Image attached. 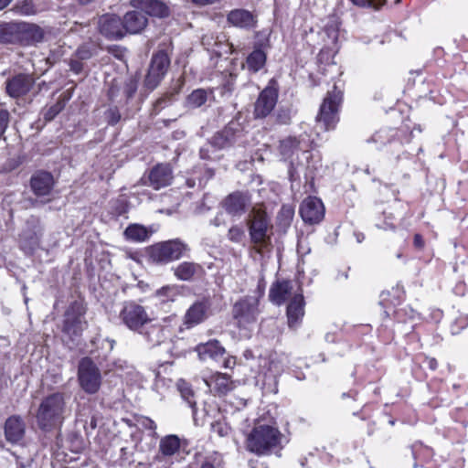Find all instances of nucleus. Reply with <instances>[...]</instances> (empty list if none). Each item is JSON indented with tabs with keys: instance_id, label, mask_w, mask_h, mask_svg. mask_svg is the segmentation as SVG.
<instances>
[{
	"instance_id": "obj_1",
	"label": "nucleus",
	"mask_w": 468,
	"mask_h": 468,
	"mask_svg": "<svg viewBox=\"0 0 468 468\" xmlns=\"http://www.w3.org/2000/svg\"><path fill=\"white\" fill-rule=\"evenodd\" d=\"M67 412L65 395L54 392L42 399L36 414L39 429L50 431L60 425Z\"/></svg>"
},
{
	"instance_id": "obj_2",
	"label": "nucleus",
	"mask_w": 468,
	"mask_h": 468,
	"mask_svg": "<svg viewBox=\"0 0 468 468\" xmlns=\"http://www.w3.org/2000/svg\"><path fill=\"white\" fill-rule=\"evenodd\" d=\"M281 441V432L269 425L255 427L248 435L246 441L247 449L257 454H266L271 450L278 447Z\"/></svg>"
},
{
	"instance_id": "obj_3",
	"label": "nucleus",
	"mask_w": 468,
	"mask_h": 468,
	"mask_svg": "<svg viewBox=\"0 0 468 468\" xmlns=\"http://www.w3.org/2000/svg\"><path fill=\"white\" fill-rule=\"evenodd\" d=\"M258 290L260 295H247L238 300L232 307V317L239 328H246L249 324H254L261 314L260 297L264 293V284L259 282Z\"/></svg>"
},
{
	"instance_id": "obj_4",
	"label": "nucleus",
	"mask_w": 468,
	"mask_h": 468,
	"mask_svg": "<svg viewBox=\"0 0 468 468\" xmlns=\"http://www.w3.org/2000/svg\"><path fill=\"white\" fill-rule=\"evenodd\" d=\"M187 251L188 245L179 239H175L152 245L148 249V255L153 262L166 264L180 259Z\"/></svg>"
},
{
	"instance_id": "obj_5",
	"label": "nucleus",
	"mask_w": 468,
	"mask_h": 468,
	"mask_svg": "<svg viewBox=\"0 0 468 468\" xmlns=\"http://www.w3.org/2000/svg\"><path fill=\"white\" fill-rule=\"evenodd\" d=\"M341 101L342 91L337 89L336 85H334L333 90H329L324 99L316 117L317 124L323 125L324 131L335 129L338 122V109Z\"/></svg>"
},
{
	"instance_id": "obj_6",
	"label": "nucleus",
	"mask_w": 468,
	"mask_h": 468,
	"mask_svg": "<svg viewBox=\"0 0 468 468\" xmlns=\"http://www.w3.org/2000/svg\"><path fill=\"white\" fill-rule=\"evenodd\" d=\"M271 230V224L266 212L253 210L251 218L249 220V233L251 242L255 245L259 252L270 244Z\"/></svg>"
},
{
	"instance_id": "obj_7",
	"label": "nucleus",
	"mask_w": 468,
	"mask_h": 468,
	"mask_svg": "<svg viewBox=\"0 0 468 468\" xmlns=\"http://www.w3.org/2000/svg\"><path fill=\"white\" fill-rule=\"evenodd\" d=\"M86 309L80 302H73L69 304L64 314L62 333L71 341L80 337L87 326L85 320Z\"/></svg>"
},
{
	"instance_id": "obj_8",
	"label": "nucleus",
	"mask_w": 468,
	"mask_h": 468,
	"mask_svg": "<svg viewBox=\"0 0 468 468\" xmlns=\"http://www.w3.org/2000/svg\"><path fill=\"white\" fill-rule=\"evenodd\" d=\"M78 381L87 394H96L101 386V373L98 366L90 357H83L78 366Z\"/></svg>"
},
{
	"instance_id": "obj_9",
	"label": "nucleus",
	"mask_w": 468,
	"mask_h": 468,
	"mask_svg": "<svg viewBox=\"0 0 468 468\" xmlns=\"http://www.w3.org/2000/svg\"><path fill=\"white\" fill-rule=\"evenodd\" d=\"M120 319L132 331L142 332L152 322L145 308L134 302H127L120 312Z\"/></svg>"
},
{
	"instance_id": "obj_10",
	"label": "nucleus",
	"mask_w": 468,
	"mask_h": 468,
	"mask_svg": "<svg viewBox=\"0 0 468 468\" xmlns=\"http://www.w3.org/2000/svg\"><path fill=\"white\" fill-rule=\"evenodd\" d=\"M169 66L170 58L165 51L161 50L155 53L151 59L149 69L144 81V88L149 91L156 89L165 76Z\"/></svg>"
},
{
	"instance_id": "obj_11",
	"label": "nucleus",
	"mask_w": 468,
	"mask_h": 468,
	"mask_svg": "<svg viewBox=\"0 0 468 468\" xmlns=\"http://www.w3.org/2000/svg\"><path fill=\"white\" fill-rule=\"evenodd\" d=\"M176 322V315H170L163 320V323L152 324L148 323L144 328L142 329L141 334L144 340L151 346H156L164 343L172 335V324Z\"/></svg>"
},
{
	"instance_id": "obj_12",
	"label": "nucleus",
	"mask_w": 468,
	"mask_h": 468,
	"mask_svg": "<svg viewBox=\"0 0 468 468\" xmlns=\"http://www.w3.org/2000/svg\"><path fill=\"white\" fill-rule=\"evenodd\" d=\"M251 205V197L249 192L235 191L228 195L222 201L225 211L233 217H240Z\"/></svg>"
},
{
	"instance_id": "obj_13",
	"label": "nucleus",
	"mask_w": 468,
	"mask_h": 468,
	"mask_svg": "<svg viewBox=\"0 0 468 468\" xmlns=\"http://www.w3.org/2000/svg\"><path fill=\"white\" fill-rule=\"evenodd\" d=\"M181 447L180 439L177 435L170 434L161 438L158 446V453L154 461L155 463H162L157 468H170L171 463L166 464L168 460L179 452Z\"/></svg>"
},
{
	"instance_id": "obj_14",
	"label": "nucleus",
	"mask_w": 468,
	"mask_h": 468,
	"mask_svg": "<svg viewBox=\"0 0 468 468\" xmlns=\"http://www.w3.org/2000/svg\"><path fill=\"white\" fill-rule=\"evenodd\" d=\"M100 33L109 39H121L124 37L122 18L114 14H104L99 17Z\"/></svg>"
},
{
	"instance_id": "obj_15",
	"label": "nucleus",
	"mask_w": 468,
	"mask_h": 468,
	"mask_svg": "<svg viewBox=\"0 0 468 468\" xmlns=\"http://www.w3.org/2000/svg\"><path fill=\"white\" fill-rule=\"evenodd\" d=\"M144 185L159 190L169 186L173 180V171L168 164L154 165L143 178Z\"/></svg>"
},
{
	"instance_id": "obj_16",
	"label": "nucleus",
	"mask_w": 468,
	"mask_h": 468,
	"mask_svg": "<svg viewBox=\"0 0 468 468\" xmlns=\"http://www.w3.org/2000/svg\"><path fill=\"white\" fill-rule=\"evenodd\" d=\"M299 212L305 223L318 224L324 217V207L321 199L308 197L302 202Z\"/></svg>"
},
{
	"instance_id": "obj_17",
	"label": "nucleus",
	"mask_w": 468,
	"mask_h": 468,
	"mask_svg": "<svg viewBox=\"0 0 468 468\" xmlns=\"http://www.w3.org/2000/svg\"><path fill=\"white\" fill-rule=\"evenodd\" d=\"M272 81L260 93L254 106V115L256 118H265L274 109L278 90L272 86Z\"/></svg>"
},
{
	"instance_id": "obj_18",
	"label": "nucleus",
	"mask_w": 468,
	"mask_h": 468,
	"mask_svg": "<svg viewBox=\"0 0 468 468\" xmlns=\"http://www.w3.org/2000/svg\"><path fill=\"white\" fill-rule=\"evenodd\" d=\"M210 303L207 300L195 302L186 312L183 324L186 329H190L201 323L207 317Z\"/></svg>"
},
{
	"instance_id": "obj_19",
	"label": "nucleus",
	"mask_w": 468,
	"mask_h": 468,
	"mask_svg": "<svg viewBox=\"0 0 468 468\" xmlns=\"http://www.w3.org/2000/svg\"><path fill=\"white\" fill-rule=\"evenodd\" d=\"M34 79L28 74H17L5 82L7 94L12 98L26 95L33 87Z\"/></svg>"
},
{
	"instance_id": "obj_20",
	"label": "nucleus",
	"mask_w": 468,
	"mask_h": 468,
	"mask_svg": "<svg viewBox=\"0 0 468 468\" xmlns=\"http://www.w3.org/2000/svg\"><path fill=\"white\" fill-rule=\"evenodd\" d=\"M242 130L237 122H229L222 131L215 134L211 144L217 148H225L234 144L241 135Z\"/></svg>"
},
{
	"instance_id": "obj_21",
	"label": "nucleus",
	"mask_w": 468,
	"mask_h": 468,
	"mask_svg": "<svg viewBox=\"0 0 468 468\" xmlns=\"http://www.w3.org/2000/svg\"><path fill=\"white\" fill-rule=\"evenodd\" d=\"M130 4L151 16L165 17L169 15V7L160 0H131Z\"/></svg>"
},
{
	"instance_id": "obj_22",
	"label": "nucleus",
	"mask_w": 468,
	"mask_h": 468,
	"mask_svg": "<svg viewBox=\"0 0 468 468\" xmlns=\"http://www.w3.org/2000/svg\"><path fill=\"white\" fill-rule=\"evenodd\" d=\"M124 36L126 34H139L147 26L146 16L138 10L129 11L122 17Z\"/></svg>"
},
{
	"instance_id": "obj_23",
	"label": "nucleus",
	"mask_w": 468,
	"mask_h": 468,
	"mask_svg": "<svg viewBox=\"0 0 468 468\" xmlns=\"http://www.w3.org/2000/svg\"><path fill=\"white\" fill-rule=\"evenodd\" d=\"M304 299L302 293H295L287 306V319L290 328H297L304 315Z\"/></svg>"
},
{
	"instance_id": "obj_24",
	"label": "nucleus",
	"mask_w": 468,
	"mask_h": 468,
	"mask_svg": "<svg viewBox=\"0 0 468 468\" xmlns=\"http://www.w3.org/2000/svg\"><path fill=\"white\" fill-rule=\"evenodd\" d=\"M30 185L36 196L46 197L54 186V178L48 172H38L31 177Z\"/></svg>"
},
{
	"instance_id": "obj_25",
	"label": "nucleus",
	"mask_w": 468,
	"mask_h": 468,
	"mask_svg": "<svg viewBox=\"0 0 468 468\" xmlns=\"http://www.w3.org/2000/svg\"><path fill=\"white\" fill-rule=\"evenodd\" d=\"M227 21L233 27L250 29L256 26L253 14L246 9H233L227 15Z\"/></svg>"
},
{
	"instance_id": "obj_26",
	"label": "nucleus",
	"mask_w": 468,
	"mask_h": 468,
	"mask_svg": "<svg viewBox=\"0 0 468 468\" xmlns=\"http://www.w3.org/2000/svg\"><path fill=\"white\" fill-rule=\"evenodd\" d=\"M292 283L291 281L278 280L271 286L269 299L272 303L280 306L292 295Z\"/></svg>"
},
{
	"instance_id": "obj_27",
	"label": "nucleus",
	"mask_w": 468,
	"mask_h": 468,
	"mask_svg": "<svg viewBox=\"0 0 468 468\" xmlns=\"http://www.w3.org/2000/svg\"><path fill=\"white\" fill-rule=\"evenodd\" d=\"M196 351L199 358L203 361L207 359L218 360L225 354V348L216 339L197 345Z\"/></svg>"
},
{
	"instance_id": "obj_28",
	"label": "nucleus",
	"mask_w": 468,
	"mask_h": 468,
	"mask_svg": "<svg viewBox=\"0 0 468 468\" xmlns=\"http://www.w3.org/2000/svg\"><path fill=\"white\" fill-rule=\"evenodd\" d=\"M25 434V423L19 416L9 417L5 423V435L9 442L21 441Z\"/></svg>"
},
{
	"instance_id": "obj_29",
	"label": "nucleus",
	"mask_w": 468,
	"mask_h": 468,
	"mask_svg": "<svg viewBox=\"0 0 468 468\" xmlns=\"http://www.w3.org/2000/svg\"><path fill=\"white\" fill-rule=\"evenodd\" d=\"M207 387H213L218 395H226L234 388V384L227 374L217 372L205 380Z\"/></svg>"
},
{
	"instance_id": "obj_30",
	"label": "nucleus",
	"mask_w": 468,
	"mask_h": 468,
	"mask_svg": "<svg viewBox=\"0 0 468 468\" xmlns=\"http://www.w3.org/2000/svg\"><path fill=\"white\" fill-rule=\"evenodd\" d=\"M202 272L203 267L191 261H183L174 269V275L180 281H191Z\"/></svg>"
},
{
	"instance_id": "obj_31",
	"label": "nucleus",
	"mask_w": 468,
	"mask_h": 468,
	"mask_svg": "<svg viewBox=\"0 0 468 468\" xmlns=\"http://www.w3.org/2000/svg\"><path fill=\"white\" fill-rule=\"evenodd\" d=\"M16 25V33L23 34L28 43L33 44L42 41L44 32L39 26L26 22H18Z\"/></svg>"
},
{
	"instance_id": "obj_32",
	"label": "nucleus",
	"mask_w": 468,
	"mask_h": 468,
	"mask_svg": "<svg viewBox=\"0 0 468 468\" xmlns=\"http://www.w3.org/2000/svg\"><path fill=\"white\" fill-rule=\"evenodd\" d=\"M212 99H214L212 90L197 89L186 97V106L189 109H197L205 105Z\"/></svg>"
},
{
	"instance_id": "obj_33",
	"label": "nucleus",
	"mask_w": 468,
	"mask_h": 468,
	"mask_svg": "<svg viewBox=\"0 0 468 468\" xmlns=\"http://www.w3.org/2000/svg\"><path fill=\"white\" fill-rule=\"evenodd\" d=\"M266 59L267 55L261 48H254L247 57L246 67L250 72L256 73L265 66Z\"/></svg>"
},
{
	"instance_id": "obj_34",
	"label": "nucleus",
	"mask_w": 468,
	"mask_h": 468,
	"mask_svg": "<svg viewBox=\"0 0 468 468\" xmlns=\"http://www.w3.org/2000/svg\"><path fill=\"white\" fill-rule=\"evenodd\" d=\"M183 84L184 82L178 80L176 81V84L173 88H171L169 91H167L165 94H164L162 97L155 101L153 108V112L154 114H158L161 110H163L167 105L172 103V101H174V97L180 92Z\"/></svg>"
},
{
	"instance_id": "obj_35",
	"label": "nucleus",
	"mask_w": 468,
	"mask_h": 468,
	"mask_svg": "<svg viewBox=\"0 0 468 468\" xmlns=\"http://www.w3.org/2000/svg\"><path fill=\"white\" fill-rule=\"evenodd\" d=\"M181 295V290L178 285H165L155 291L154 296L160 303L175 302Z\"/></svg>"
},
{
	"instance_id": "obj_36",
	"label": "nucleus",
	"mask_w": 468,
	"mask_h": 468,
	"mask_svg": "<svg viewBox=\"0 0 468 468\" xmlns=\"http://www.w3.org/2000/svg\"><path fill=\"white\" fill-rule=\"evenodd\" d=\"M125 239L131 241L142 242L149 238V232L145 227L139 224H131L124 230Z\"/></svg>"
},
{
	"instance_id": "obj_37",
	"label": "nucleus",
	"mask_w": 468,
	"mask_h": 468,
	"mask_svg": "<svg viewBox=\"0 0 468 468\" xmlns=\"http://www.w3.org/2000/svg\"><path fill=\"white\" fill-rule=\"evenodd\" d=\"M71 98V93L66 91L62 93L58 101L48 108L44 112V119L48 122L52 121L65 107L68 101Z\"/></svg>"
},
{
	"instance_id": "obj_38",
	"label": "nucleus",
	"mask_w": 468,
	"mask_h": 468,
	"mask_svg": "<svg viewBox=\"0 0 468 468\" xmlns=\"http://www.w3.org/2000/svg\"><path fill=\"white\" fill-rule=\"evenodd\" d=\"M19 16H30L38 13V9L32 0H23L16 3L11 9Z\"/></svg>"
},
{
	"instance_id": "obj_39",
	"label": "nucleus",
	"mask_w": 468,
	"mask_h": 468,
	"mask_svg": "<svg viewBox=\"0 0 468 468\" xmlns=\"http://www.w3.org/2000/svg\"><path fill=\"white\" fill-rule=\"evenodd\" d=\"M299 148L300 142L295 137H288L280 144L281 154L286 158L291 157Z\"/></svg>"
},
{
	"instance_id": "obj_40",
	"label": "nucleus",
	"mask_w": 468,
	"mask_h": 468,
	"mask_svg": "<svg viewBox=\"0 0 468 468\" xmlns=\"http://www.w3.org/2000/svg\"><path fill=\"white\" fill-rule=\"evenodd\" d=\"M16 22L0 24V43L11 42L16 34Z\"/></svg>"
},
{
	"instance_id": "obj_41",
	"label": "nucleus",
	"mask_w": 468,
	"mask_h": 468,
	"mask_svg": "<svg viewBox=\"0 0 468 468\" xmlns=\"http://www.w3.org/2000/svg\"><path fill=\"white\" fill-rule=\"evenodd\" d=\"M394 135V130L392 129H381L378 131L370 139L371 142L384 145L391 141Z\"/></svg>"
},
{
	"instance_id": "obj_42",
	"label": "nucleus",
	"mask_w": 468,
	"mask_h": 468,
	"mask_svg": "<svg viewBox=\"0 0 468 468\" xmlns=\"http://www.w3.org/2000/svg\"><path fill=\"white\" fill-rule=\"evenodd\" d=\"M468 326V315L460 314L451 324V332L452 335L459 334L463 329Z\"/></svg>"
},
{
	"instance_id": "obj_43",
	"label": "nucleus",
	"mask_w": 468,
	"mask_h": 468,
	"mask_svg": "<svg viewBox=\"0 0 468 468\" xmlns=\"http://www.w3.org/2000/svg\"><path fill=\"white\" fill-rule=\"evenodd\" d=\"M178 388L182 398L189 404L192 409H194L196 406V401L193 399L194 394L190 387L183 381L178 385Z\"/></svg>"
},
{
	"instance_id": "obj_44",
	"label": "nucleus",
	"mask_w": 468,
	"mask_h": 468,
	"mask_svg": "<svg viewBox=\"0 0 468 468\" xmlns=\"http://www.w3.org/2000/svg\"><path fill=\"white\" fill-rule=\"evenodd\" d=\"M245 232L241 226H232L228 231V239L235 243H239L244 238Z\"/></svg>"
},
{
	"instance_id": "obj_45",
	"label": "nucleus",
	"mask_w": 468,
	"mask_h": 468,
	"mask_svg": "<svg viewBox=\"0 0 468 468\" xmlns=\"http://www.w3.org/2000/svg\"><path fill=\"white\" fill-rule=\"evenodd\" d=\"M351 2L360 7H371L379 9L387 0H351Z\"/></svg>"
},
{
	"instance_id": "obj_46",
	"label": "nucleus",
	"mask_w": 468,
	"mask_h": 468,
	"mask_svg": "<svg viewBox=\"0 0 468 468\" xmlns=\"http://www.w3.org/2000/svg\"><path fill=\"white\" fill-rule=\"evenodd\" d=\"M138 88L137 80L133 79H130L126 81L124 85L123 92L127 98V100H130L133 97Z\"/></svg>"
},
{
	"instance_id": "obj_47",
	"label": "nucleus",
	"mask_w": 468,
	"mask_h": 468,
	"mask_svg": "<svg viewBox=\"0 0 468 468\" xmlns=\"http://www.w3.org/2000/svg\"><path fill=\"white\" fill-rule=\"evenodd\" d=\"M212 431L220 437L229 435L230 428L224 422L216 421L212 423Z\"/></svg>"
},
{
	"instance_id": "obj_48",
	"label": "nucleus",
	"mask_w": 468,
	"mask_h": 468,
	"mask_svg": "<svg viewBox=\"0 0 468 468\" xmlns=\"http://www.w3.org/2000/svg\"><path fill=\"white\" fill-rule=\"evenodd\" d=\"M106 118L108 123L111 125L116 124L121 120V114L117 108H111L106 112Z\"/></svg>"
},
{
	"instance_id": "obj_49",
	"label": "nucleus",
	"mask_w": 468,
	"mask_h": 468,
	"mask_svg": "<svg viewBox=\"0 0 468 468\" xmlns=\"http://www.w3.org/2000/svg\"><path fill=\"white\" fill-rule=\"evenodd\" d=\"M10 113L6 110H0V133L4 134L8 127Z\"/></svg>"
},
{
	"instance_id": "obj_50",
	"label": "nucleus",
	"mask_w": 468,
	"mask_h": 468,
	"mask_svg": "<svg viewBox=\"0 0 468 468\" xmlns=\"http://www.w3.org/2000/svg\"><path fill=\"white\" fill-rule=\"evenodd\" d=\"M139 424L144 429L152 431L154 432V435H155L156 424L152 419H150L148 417H142L139 420Z\"/></svg>"
},
{
	"instance_id": "obj_51",
	"label": "nucleus",
	"mask_w": 468,
	"mask_h": 468,
	"mask_svg": "<svg viewBox=\"0 0 468 468\" xmlns=\"http://www.w3.org/2000/svg\"><path fill=\"white\" fill-rule=\"evenodd\" d=\"M92 53L87 47H80L76 51V57L80 60L89 59Z\"/></svg>"
},
{
	"instance_id": "obj_52",
	"label": "nucleus",
	"mask_w": 468,
	"mask_h": 468,
	"mask_svg": "<svg viewBox=\"0 0 468 468\" xmlns=\"http://www.w3.org/2000/svg\"><path fill=\"white\" fill-rule=\"evenodd\" d=\"M210 224L214 227H220L226 224L225 217L222 212H218L214 218L210 220Z\"/></svg>"
},
{
	"instance_id": "obj_53",
	"label": "nucleus",
	"mask_w": 468,
	"mask_h": 468,
	"mask_svg": "<svg viewBox=\"0 0 468 468\" xmlns=\"http://www.w3.org/2000/svg\"><path fill=\"white\" fill-rule=\"evenodd\" d=\"M191 1L197 5L205 6V5H211L217 4V3L220 2L221 0H191Z\"/></svg>"
},
{
	"instance_id": "obj_54",
	"label": "nucleus",
	"mask_w": 468,
	"mask_h": 468,
	"mask_svg": "<svg viewBox=\"0 0 468 468\" xmlns=\"http://www.w3.org/2000/svg\"><path fill=\"white\" fill-rule=\"evenodd\" d=\"M70 69L76 73H79L82 69V63L78 60H71Z\"/></svg>"
},
{
	"instance_id": "obj_55",
	"label": "nucleus",
	"mask_w": 468,
	"mask_h": 468,
	"mask_svg": "<svg viewBox=\"0 0 468 468\" xmlns=\"http://www.w3.org/2000/svg\"><path fill=\"white\" fill-rule=\"evenodd\" d=\"M414 245L417 247V248H422L423 245H424V241L422 239V237L419 234H416L414 236Z\"/></svg>"
},
{
	"instance_id": "obj_56",
	"label": "nucleus",
	"mask_w": 468,
	"mask_h": 468,
	"mask_svg": "<svg viewBox=\"0 0 468 468\" xmlns=\"http://www.w3.org/2000/svg\"><path fill=\"white\" fill-rule=\"evenodd\" d=\"M282 214H283L286 218H292L293 216V211L290 207H282Z\"/></svg>"
},
{
	"instance_id": "obj_57",
	"label": "nucleus",
	"mask_w": 468,
	"mask_h": 468,
	"mask_svg": "<svg viewBox=\"0 0 468 468\" xmlns=\"http://www.w3.org/2000/svg\"><path fill=\"white\" fill-rule=\"evenodd\" d=\"M235 365L234 357H229L224 360V367L231 368Z\"/></svg>"
},
{
	"instance_id": "obj_58",
	"label": "nucleus",
	"mask_w": 468,
	"mask_h": 468,
	"mask_svg": "<svg viewBox=\"0 0 468 468\" xmlns=\"http://www.w3.org/2000/svg\"><path fill=\"white\" fill-rule=\"evenodd\" d=\"M377 227L378 229H395L394 224L391 222H385L383 225L377 224Z\"/></svg>"
},
{
	"instance_id": "obj_59",
	"label": "nucleus",
	"mask_w": 468,
	"mask_h": 468,
	"mask_svg": "<svg viewBox=\"0 0 468 468\" xmlns=\"http://www.w3.org/2000/svg\"><path fill=\"white\" fill-rule=\"evenodd\" d=\"M127 211V205L124 202L120 204V207L117 208L118 215H122Z\"/></svg>"
},
{
	"instance_id": "obj_60",
	"label": "nucleus",
	"mask_w": 468,
	"mask_h": 468,
	"mask_svg": "<svg viewBox=\"0 0 468 468\" xmlns=\"http://www.w3.org/2000/svg\"><path fill=\"white\" fill-rule=\"evenodd\" d=\"M200 157H201L202 159H207V158H209L208 150H207V148L202 147V148L200 149Z\"/></svg>"
},
{
	"instance_id": "obj_61",
	"label": "nucleus",
	"mask_w": 468,
	"mask_h": 468,
	"mask_svg": "<svg viewBox=\"0 0 468 468\" xmlns=\"http://www.w3.org/2000/svg\"><path fill=\"white\" fill-rule=\"evenodd\" d=\"M13 0H0V11L7 7Z\"/></svg>"
},
{
	"instance_id": "obj_62",
	"label": "nucleus",
	"mask_w": 468,
	"mask_h": 468,
	"mask_svg": "<svg viewBox=\"0 0 468 468\" xmlns=\"http://www.w3.org/2000/svg\"><path fill=\"white\" fill-rule=\"evenodd\" d=\"M388 295H389V292H383L380 295V297H381L380 304L384 305L385 307H387V303H385V302L387 301V298Z\"/></svg>"
},
{
	"instance_id": "obj_63",
	"label": "nucleus",
	"mask_w": 468,
	"mask_h": 468,
	"mask_svg": "<svg viewBox=\"0 0 468 468\" xmlns=\"http://www.w3.org/2000/svg\"><path fill=\"white\" fill-rule=\"evenodd\" d=\"M429 367L431 368V369H435L437 367V361L432 358L429 361Z\"/></svg>"
},
{
	"instance_id": "obj_64",
	"label": "nucleus",
	"mask_w": 468,
	"mask_h": 468,
	"mask_svg": "<svg viewBox=\"0 0 468 468\" xmlns=\"http://www.w3.org/2000/svg\"><path fill=\"white\" fill-rule=\"evenodd\" d=\"M200 468H215L214 465L212 463H210L209 462H205L202 463V465L200 466Z\"/></svg>"
}]
</instances>
